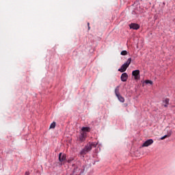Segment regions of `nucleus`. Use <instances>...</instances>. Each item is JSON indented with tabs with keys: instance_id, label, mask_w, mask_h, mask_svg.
<instances>
[{
	"instance_id": "nucleus-1",
	"label": "nucleus",
	"mask_w": 175,
	"mask_h": 175,
	"mask_svg": "<svg viewBox=\"0 0 175 175\" xmlns=\"http://www.w3.org/2000/svg\"><path fill=\"white\" fill-rule=\"evenodd\" d=\"M98 146V144L94 143V142H89L85 148L80 152V154L84 157L85 154L88 152H90L92 150V147H96Z\"/></svg>"
},
{
	"instance_id": "nucleus-2",
	"label": "nucleus",
	"mask_w": 175,
	"mask_h": 175,
	"mask_svg": "<svg viewBox=\"0 0 175 175\" xmlns=\"http://www.w3.org/2000/svg\"><path fill=\"white\" fill-rule=\"evenodd\" d=\"M84 170H85L84 165H77L70 175H84Z\"/></svg>"
},
{
	"instance_id": "nucleus-3",
	"label": "nucleus",
	"mask_w": 175,
	"mask_h": 175,
	"mask_svg": "<svg viewBox=\"0 0 175 175\" xmlns=\"http://www.w3.org/2000/svg\"><path fill=\"white\" fill-rule=\"evenodd\" d=\"M131 62H132V58H129L126 63H124L120 68L118 69V72H120L121 73H124L129 68V66L131 65Z\"/></svg>"
},
{
	"instance_id": "nucleus-4",
	"label": "nucleus",
	"mask_w": 175,
	"mask_h": 175,
	"mask_svg": "<svg viewBox=\"0 0 175 175\" xmlns=\"http://www.w3.org/2000/svg\"><path fill=\"white\" fill-rule=\"evenodd\" d=\"M132 75L135 78V80H140V70H135L132 72Z\"/></svg>"
},
{
	"instance_id": "nucleus-5",
	"label": "nucleus",
	"mask_w": 175,
	"mask_h": 175,
	"mask_svg": "<svg viewBox=\"0 0 175 175\" xmlns=\"http://www.w3.org/2000/svg\"><path fill=\"white\" fill-rule=\"evenodd\" d=\"M154 143V140L152 139L146 140L142 145V147H148V146H151Z\"/></svg>"
},
{
	"instance_id": "nucleus-6",
	"label": "nucleus",
	"mask_w": 175,
	"mask_h": 175,
	"mask_svg": "<svg viewBox=\"0 0 175 175\" xmlns=\"http://www.w3.org/2000/svg\"><path fill=\"white\" fill-rule=\"evenodd\" d=\"M59 162H64V161H66V154L59 153Z\"/></svg>"
},
{
	"instance_id": "nucleus-7",
	"label": "nucleus",
	"mask_w": 175,
	"mask_h": 175,
	"mask_svg": "<svg viewBox=\"0 0 175 175\" xmlns=\"http://www.w3.org/2000/svg\"><path fill=\"white\" fill-rule=\"evenodd\" d=\"M121 81L123 82L126 81L128 80V74L126 72H124L122 74L120 77Z\"/></svg>"
},
{
	"instance_id": "nucleus-8",
	"label": "nucleus",
	"mask_w": 175,
	"mask_h": 175,
	"mask_svg": "<svg viewBox=\"0 0 175 175\" xmlns=\"http://www.w3.org/2000/svg\"><path fill=\"white\" fill-rule=\"evenodd\" d=\"M85 137H87V133H81V135H79V141L84 142L85 140Z\"/></svg>"
},
{
	"instance_id": "nucleus-9",
	"label": "nucleus",
	"mask_w": 175,
	"mask_h": 175,
	"mask_svg": "<svg viewBox=\"0 0 175 175\" xmlns=\"http://www.w3.org/2000/svg\"><path fill=\"white\" fill-rule=\"evenodd\" d=\"M130 28L131 29H139V28H140V26L136 23H131L130 25Z\"/></svg>"
},
{
	"instance_id": "nucleus-10",
	"label": "nucleus",
	"mask_w": 175,
	"mask_h": 175,
	"mask_svg": "<svg viewBox=\"0 0 175 175\" xmlns=\"http://www.w3.org/2000/svg\"><path fill=\"white\" fill-rule=\"evenodd\" d=\"M91 131V129L90 127H83L81 129L82 133H85V132H90Z\"/></svg>"
},
{
	"instance_id": "nucleus-11",
	"label": "nucleus",
	"mask_w": 175,
	"mask_h": 175,
	"mask_svg": "<svg viewBox=\"0 0 175 175\" xmlns=\"http://www.w3.org/2000/svg\"><path fill=\"white\" fill-rule=\"evenodd\" d=\"M120 102H122V103H124L125 102V98L121 96V94H119L118 96H116Z\"/></svg>"
},
{
	"instance_id": "nucleus-12",
	"label": "nucleus",
	"mask_w": 175,
	"mask_h": 175,
	"mask_svg": "<svg viewBox=\"0 0 175 175\" xmlns=\"http://www.w3.org/2000/svg\"><path fill=\"white\" fill-rule=\"evenodd\" d=\"M170 136H172V131H170V133H168L167 135L163 136L161 138V140H165V139H166V137H170Z\"/></svg>"
},
{
	"instance_id": "nucleus-13",
	"label": "nucleus",
	"mask_w": 175,
	"mask_h": 175,
	"mask_svg": "<svg viewBox=\"0 0 175 175\" xmlns=\"http://www.w3.org/2000/svg\"><path fill=\"white\" fill-rule=\"evenodd\" d=\"M170 136H172V131H170V133H168L167 135L163 136L161 138V140H165V139H166V137H170Z\"/></svg>"
},
{
	"instance_id": "nucleus-14",
	"label": "nucleus",
	"mask_w": 175,
	"mask_h": 175,
	"mask_svg": "<svg viewBox=\"0 0 175 175\" xmlns=\"http://www.w3.org/2000/svg\"><path fill=\"white\" fill-rule=\"evenodd\" d=\"M115 94L116 95V96H118V95H120V86L116 88Z\"/></svg>"
},
{
	"instance_id": "nucleus-15",
	"label": "nucleus",
	"mask_w": 175,
	"mask_h": 175,
	"mask_svg": "<svg viewBox=\"0 0 175 175\" xmlns=\"http://www.w3.org/2000/svg\"><path fill=\"white\" fill-rule=\"evenodd\" d=\"M54 128H55V122H53L51 123V124L50 125V129H54Z\"/></svg>"
},
{
	"instance_id": "nucleus-16",
	"label": "nucleus",
	"mask_w": 175,
	"mask_h": 175,
	"mask_svg": "<svg viewBox=\"0 0 175 175\" xmlns=\"http://www.w3.org/2000/svg\"><path fill=\"white\" fill-rule=\"evenodd\" d=\"M120 54L121 55H127L128 52L126 51H122Z\"/></svg>"
},
{
	"instance_id": "nucleus-17",
	"label": "nucleus",
	"mask_w": 175,
	"mask_h": 175,
	"mask_svg": "<svg viewBox=\"0 0 175 175\" xmlns=\"http://www.w3.org/2000/svg\"><path fill=\"white\" fill-rule=\"evenodd\" d=\"M169 98H165L164 100H163V102L166 105H169Z\"/></svg>"
},
{
	"instance_id": "nucleus-18",
	"label": "nucleus",
	"mask_w": 175,
	"mask_h": 175,
	"mask_svg": "<svg viewBox=\"0 0 175 175\" xmlns=\"http://www.w3.org/2000/svg\"><path fill=\"white\" fill-rule=\"evenodd\" d=\"M146 84H151L152 85V81L150 80L145 81Z\"/></svg>"
},
{
	"instance_id": "nucleus-19",
	"label": "nucleus",
	"mask_w": 175,
	"mask_h": 175,
	"mask_svg": "<svg viewBox=\"0 0 175 175\" xmlns=\"http://www.w3.org/2000/svg\"><path fill=\"white\" fill-rule=\"evenodd\" d=\"M72 161H73V159H68V163H70V162H72Z\"/></svg>"
},
{
	"instance_id": "nucleus-20",
	"label": "nucleus",
	"mask_w": 175,
	"mask_h": 175,
	"mask_svg": "<svg viewBox=\"0 0 175 175\" xmlns=\"http://www.w3.org/2000/svg\"><path fill=\"white\" fill-rule=\"evenodd\" d=\"M167 105H169V104H165L164 107H167Z\"/></svg>"
},
{
	"instance_id": "nucleus-21",
	"label": "nucleus",
	"mask_w": 175,
	"mask_h": 175,
	"mask_svg": "<svg viewBox=\"0 0 175 175\" xmlns=\"http://www.w3.org/2000/svg\"><path fill=\"white\" fill-rule=\"evenodd\" d=\"M25 175H29V172H25Z\"/></svg>"
},
{
	"instance_id": "nucleus-22",
	"label": "nucleus",
	"mask_w": 175,
	"mask_h": 175,
	"mask_svg": "<svg viewBox=\"0 0 175 175\" xmlns=\"http://www.w3.org/2000/svg\"><path fill=\"white\" fill-rule=\"evenodd\" d=\"M90 29H91V27L88 26V30L90 31Z\"/></svg>"
},
{
	"instance_id": "nucleus-23",
	"label": "nucleus",
	"mask_w": 175,
	"mask_h": 175,
	"mask_svg": "<svg viewBox=\"0 0 175 175\" xmlns=\"http://www.w3.org/2000/svg\"><path fill=\"white\" fill-rule=\"evenodd\" d=\"M88 27H90V23H88Z\"/></svg>"
}]
</instances>
